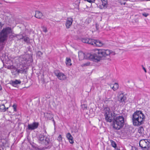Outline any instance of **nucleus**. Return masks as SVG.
I'll list each match as a JSON object with an SVG mask.
<instances>
[{"label": "nucleus", "instance_id": "f257e3e1", "mask_svg": "<svg viewBox=\"0 0 150 150\" xmlns=\"http://www.w3.org/2000/svg\"><path fill=\"white\" fill-rule=\"evenodd\" d=\"M95 54H88L87 57L90 60L94 62H97L99 61L101 58L103 57H106L109 55H113L115 54V53L109 50L105 49H98L95 50Z\"/></svg>", "mask_w": 150, "mask_h": 150}, {"label": "nucleus", "instance_id": "f03ea898", "mask_svg": "<svg viewBox=\"0 0 150 150\" xmlns=\"http://www.w3.org/2000/svg\"><path fill=\"white\" fill-rule=\"evenodd\" d=\"M145 116L140 110H137L133 113L132 120L133 124L135 126H140L143 124Z\"/></svg>", "mask_w": 150, "mask_h": 150}, {"label": "nucleus", "instance_id": "7ed1b4c3", "mask_svg": "<svg viewBox=\"0 0 150 150\" xmlns=\"http://www.w3.org/2000/svg\"><path fill=\"white\" fill-rule=\"evenodd\" d=\"M113 120L112 126L115 129L118 130L122 128L125 122L124 117L122 115H119L114 117Z\"/></svg>", "mask_w": 150, "mask_h": 150}, {"label": "nucleus", "instance_id": "20e7f679", "mask_svg": "<svg viewBox=\"0 0 150 150\" xmlns=\"http://www.w3.org/2000/svg\"><path fill=\"white\" fill-rule=\"evenodd\" d=\"M38 142L39 144L47 146L46 149H50L52 146V144L49 138L44 135L40 134L38 137Z\"/></svg>", "mask_w": 150, "mask_h": 150}, {"label": "nucleus", "instance_id": "39448f33", "mask_svg": "<svg viewBox=\"0 0 150 150\" xmlns=\"http://www.w3.org/2000/svg\"><path fill=\"white\" fill-rule=\"evenodd\" d=\"M12 32V29L9 27L3 28L0 32V42H3L6 39L8 35Z\"/></svg>", "mask_w": 150, "mask_h": 150}, {"label": "nucleus", "instance_id": "423d86ee", "mask_svg": "<svg viewBox=\"0 0 150 150\" xmlns=\"http://www.w3.org/2000/svg\"><path fill=\"white\" fill-rule=\"evenodd\" d=\"M139 146L142 150H149L150 147V140L145 139L141 140L139 142Z\"/></svg>", "mask_w": 150, "mask_h": 150}, {"label": "nucleus", "instance_id": "0eeeda50", "mask_svg": "<svg viewBox=\"0 0 150 150\" xmlns=\"http://www.w3.org/2000/svg\"><path fill=\"white\" fill-rule=\"evenodd\" d=\"M31 57V56L29 54L24 55L22 58L21 61L23 62L22 63L25 65H28L29 62H31L32 61Z\"/></svg>", "mask_w": 150, "mask_h": 150}, {"label": "nucleus", "instance_id": "6e6552de", "mask_svg": "<svg viewBox=\"0 0 150 150\" xmlns=\"http://www.w3.org/2000/svg\"><path fill=\"white\" fill-rule=\"evenodd\" d=\"M54 75L56 76L57 78L60 80H64L66 78V76L64 74L60 72L59 71L56 70L54 71Z\"/></svg>", "mask_w": 150, "mask_h": 150}, {"label": "nucleus", "instance_id": "1a4fd4ad", "mask_svg": "<svg viewBox=\"0 0 150 150\" xmlns=\"http://www.w3.org/2000/svg\"><path fill=\"white\" fill-rule=\"evenodd\" d=\"M39 124L38 122H34L32 124H28L27 129L29 130H33L37 129L39 126Z\"/></svg>", "mask_w": 150, "mask_h": 150}, {"label": "nucleus", "instance_id": "9d476101", "mask_svg": "<svg viewBox=\"0 0 150 150\" xmlns=\"http://www.w3.org/2000/svg\"><path fill=\"white\" fill-rule=\"evenodd\" d=\"M126 100L127 98L124 95L123 93H122L120 95L118 100L120 103H121V105H124L126 103Z\"/></svg>", "mask_w": 150, "mask_h": 150}, {"label": "nucleus", "instance_id": "9b49d317", "mask_svg": "<svg viewBox=\"0 0 150 150\" xmlns=\"http://www.w3.org/2000/svg\"><path fill=\"white\" fill-rule=\"evenodd\" d=\"M91 45L96 47H101L103 45V43L100 41L98 40H95L92 39Z\"/></svg>", "mask_w": 150, "mask_h": 150}, {"label": "nucleus", "instance_id": "f8f14e48", "mask_svg": "<svg viewBox=\"0 0 150 150\" xmlns=\"http://www.w3.org/2000/svg\"><path fill=\"white\" fill-rule=\"evenodd\" d=\"M73 19L71 17H68L65 23V25L67 28H69L72 24Z\"/></svg>", "mask_w": 150, "mask_h": 150}, {"label": "nucleus", "instance_id": "ddd939ff", "mask_svg": "<svg viewBox=\"0 0 150 150\" xmlns=\"http://www.w3.org/2000/svg\"><path fill=\"white\" fill-rule=\"evenodd\" d=\"M101 4L99 6V8L100 9H105L108 6L107 0H101Z\"/></svg>", "mask_w": 150, "mask_h": 150}, {"label": "nucleus", "instance_id": "4468645a", "mask_svg": "<svg viewBox=\"0 0 150 150\" xmlns=\"http://www.w3.org/2000/svg\"><path fill=\"white\" fill-rule=\"evenodd\" d=\"M21 81L20 80L16 79L15 80H11L10 83L14 87H17L19 84H20Z\"/></svg>", "mask_w": 150, "mask_h": 150}, {"label": "nucleus", "instance_id": "2eb2a0df", "mask_svg": "<svg viewBox=\"0 0 150 150\" xmlns=\"http://www.w3.org/2000/svg\"><path fill=\"white\" fill-rule=\"evenodd\" d=\"M112 113H111L105 115V119L107 122H110L112 121Z\"/></svg>", "mask_w": 150, "mask_h": 150}, {"label": "nucleus", "instance_id": "dca6fc26", "mask_svg": "<svg viewBox=\"0 0 150 150\" xmlns=\"http://www.w3.org/2000/svg\"><path fill=\"white\" fill-rule=\"evenodd\" d=\"M88 53H87L86 56L85 55V53L82 51H80L79 53V59L81 60H82V59H88L90 60L89 58L87 57V55Z\"/></svg>", "mask_w": 150, "mask_h": 150}, {"label": "nucleus", "instance_id": "f3484780", "mask_svg": "<svg viewBox=\"0 0 150 150\" xmlns=\"http://www.w3.org/2000/svg\"><path fill=\"white\" fill-rule=\"evenodd\" d=\"M81 41L83 43H88L91 45L92 39L87 38H83L81 39Z\"/></svg>", "mask_w": 150, "mask_h": 150}, {"label": "nucleus", "instance_id": "a211bd4d", "mask_svg": "<svg viewBox=\"0 0 150 150\" xmlns=\"http://www.w3.org/2000/svg\"><path fill=\"white\" fill-rule=\"evenodd\" d=\"M66 137L71 144L74 143L73 138L70 133H67L66 134Z\"/></svg>", "mask_w": 150, "mask_h": 150}, {"label": "nucleus", "instance_id": "6ab92c4d", "mask_svg": "<svg viewBox=\"0 0 150 150\" xmlns=\"http://www.w3.org/2000/svg\"><path fill=\"white\" fill-rule=\"evenodd\" d=\"M42 16V14L41 12L38 11H35V16L36 18L40 19L41 18Z\"/></svg>", "mask_w": 150, "mask_h": 150}, {"label": "nucleus", "instance_id": "aec40b11", "mask_svg": "<svg viewBox=\"0 0 150 150\" xmlns=\"http://www.w3.org/2000/svg\"><path fill=\"white\" fill-rule=\"evenodd\" d=\"M44 115L45 118L51 120L53 118V115L51 113L47 112L44 113Z\"/></svg>", "mask_w": 150, "mask_h": 150}, {"label": "nucleus", "instance_id": "412c9836", "mask_svg": "<svg viewBox=\"0 0 150 150\" xmlns=\"http://www.w3.org/2000/svg\"><path fill=\"white\" fill-rule=\"evenodd\" d=\"M71 62V60L70 58L68 57L66 58L65 63L67 66H70L72 65Z\"/></svg>", "mask_w": 150, "mask_h": 150}, {"label": "nucleus", "instance_id": "4be33fe9", "mask_svg": "<svg viewBox=\"0 0 150 150\" xmlns=\"http://www.w3.org/2000/svg\"><path fill=\"white\" fill-rule=\"evenodd\" d=\"M8 108L6 109L4 104H1L0 105V110L1 111L4 112L6 110V109H8Z\"/></svg>", "mask_w": 150, "mask_h": 150}, {"label": "nucleus", "instance_id": "5701e85b", "mask_svg": "<svg viewBox=\"0 0 150 150\" xmlns=\"http://www.w3.org/2000/svg\"><path fill=\"white\" fill-rule=\"evenodd\" d=\"M104 112V113L105 115L111 113L110 112V108L108 107L105 108L103 110Z\"/></svg>", "mask_w": 150, "mask_h": 150}, {"label": "nucleus", "instance_id": "b1692460", "mask_svg": "<svg viewBox=\"0 0 150 150\" xmlns=\"http://www.w3.org/2000/svg\"><path fill=\"white\" fill-rule=\"evenodd\" d=\"M144 128L142 127H141L138 129V133L140 134V135L142 134L144 132Z\"/></svg>", "mask_w": 150, "mask_h": 150}, {"label": "nucleus", "instance_id": "393cba45", "mask_svg": "<svg viewBox=\"0 0 150 150\" xmlns=\"http://www.w3.org/2000/svg\"><path fill=\"white\" fill-rule=\"evenodd\" d=\"M119 87V86L118 83H115L113 86V88H114L113 91H115L117 90L118 88Z\"/></svg>", "mask_w": 150, "mask_h": 150}, {"label": "nucleus", "instance_id": "a878e982", "mask_svg": "<svg viewBox=\"0 0 150 150\" xmlns=\"http://www.w3.org/2000/svg\"><path fill=\"white\" fill-rule=\"evenodd\" d=\"M110 142L112 146L116 149L117 147V144L115 142L112 140H111Z\"/></svg>", "mask_w": 150, "mask_h": 150}, {"label": "nucleus", "instance_id": "bb28decb", "mask_svg": "<svg viewBox=\"0 0 150 150\" xmlns=\"http://www.w3.org/2000/svg\"><path fill=\"white\" fill-rule=\"evenodd\" d=\"M23 36L22 35H16V37L19 40L23 39Z\"/></svg>", "mask_w": 150, "mask_h": 150}, {"label": "nucleus", "instance_id": "cd10ccee", "mask_svg": "<svg viewBox=\"0 0 150 150\" xmlns=\"http://www.w3.org/2000/svg\"><path fill=\"white\" fill-rule=\"evenodd\" d=\"M23 39L25 42H26L27 43H28L30 41V39L28 37H23Z\"/></svg>", "mask_w": 150, "mask_h": 150}, {"label": "nucleus", "instance_id": "c85d7f7f", "mask_svg": "<svg viewBox=\"0 0 150 150\" xmlns=\"http://www.w3.org/2000/svg\"><path fill=\"white\" fill-rule=\"evenodd\" d=\"M81 108L83 110L86 109L87 107V105L86 104H82L81 105Z\"/></svg>", "mask_w": 150, "mask_h": 150}, {"label": "nucleus", "instance_id": "c756f323", "mask_svg": "<svg viewBox=\"0 0 150 150\" xmlns=\"http://www.w3.org/2000/svg\"><path fill=\"white\" fill-rule=\"evenodd\" d=\"M42 53L40 51L38 52L37 53V56L39 57H41L42 55Z\"/></svg>", "mask_w": 150, "mask_h": 150}, {"label": "nucleus", "instance_id": "7c9ffc66", "mask_svg": "<svg viewBox=\"0 0 150 150\" xmlns=\"http://www.w3.org/2000/svg\"><path fill=\"white\" fill-rule=\"evenodd\" d=\"M90 62H87L86 63H85L83 64L82 65V67H85L89 66L90 64Z\"/></svg>", "mask_w": 150, "mask_h": 150}, {"label": "nucleus", "instance_id": "2f4dec72", "mask_svg": "<svg viewBox=\"0 0 150 150\" xmlns=\"http://www.w3.org/2000/svg\"><path fill=\"white\" fill-rule=\"evenodd\" d=\"M12 107H13V108L14 111H15V112L16 111H17V110H16L17 105H16V104H14L13 105Z\"/></svg>", "mask_w": 150, "mask_h": 150}, {"label": "nucleus", "instance_id": "473e14b6", "mask_svg": "<svg viewBox=\"0 0 150 150\" xmlns=\"http://www.w3.org/2000/svg\"><path fill=\"white\" fill-rule=\"evenodd\" d=\"M58 140L59 141H61L62 140V137L61 135H59L57 138Z\"/></svg>", "mask_w": 150, "mask_h": 150}, {"label": "nucleus", "instance_id": "72a5a7b5", "mask_svg": "<svg viewBox=\"0 0 150 150\" xmlns=\"http://www.w3.org/2000/svg\"><path fill=\"white\" fill-rule=\"evenodd\" d=\"M142 15L145 17H147L149 15V14L148 13H144L142 14Z\"/></svg>", "mask_w": 150, "mask_h": 150}, {"label": "nucleus", "instance_id": "f704fd0d", "mask_svg": "<svg viewBox=\"0 0 150 150\" xmlns=\"http://www.w3.org/2000/svg\"><path fill=\"white\" fill-rule=\"evenodd\" d=\"M16 37V35H10L9 36V38L11 39V40H13V38L14 37Z\"/></svg>", "mask_w": 150, "mask_h": 150}, {"label": "nucleus", "instance_id": "c9c22d12", "mask_svg": "<svg viewBox=\"0 0 150 150\" xmlns=\"http://www.w3.org/2000/svg\"><path fill=\"white\" fill-rule=\"evenodd\" d=\"M120 3H121V4H122H122L125 5V4H126V2H124V1L121 0V1H120Z\"/></svg>", "mask_w": 150, "mask_h": 150}, {"label": "nucleus", "instance_id": "e433bc0d", "mask_svg": "<svg viewBox=\"0 0 150 150\" xmlns=\"http://www.w3.org/2000/svg\"><path fill=\"white\" fill-rule=\"evenodd\" d=\"M43 30L44 32H45V33H46L47 32V30L46 28L44 27H43Z\"/></svg>", "mask_w": 150, "mask_h": 150}, {"label": "nucleus", "instance_id": "4c0bfd02", "mask_svg": "<svg viewBox=\"0 0 150 150\" xmlns=\"http://www.w3.org/2000/svg\"><path fill=\"white\" fill-rule=\"evenodd\" d=\"M131 150H138L137 148L134 146H132Z\"/></svg>", "mask_w": 150, "mask_h": 150}, {"label": "nucleus", "instance_id": "58836bf2", "mask_svg": "<svg viewBox=\"0 0 150 150\" xmlns=\"http://www.w3.org/2000/svg\"><path fill=\"white\" fill-rule=\"evenodd\" d=\"M3 25L2 24L1 22H0V30L2 28Z\"/></svg>", "mask_w": 150, "mask_h": 150}, {"label": "nucleus", "instance_id": "ea45409f", "mask_svg": "<svg viewBox=\"0 0 150 150\" xmlns=\"http://www.w3.org/2000/svg\"><path fill=\"white\" fill-rule=\"evenodd\" d=\"M142 66L143 69L144 70L145 72H146V69L145 68H144V66Z\"/></svg>", "mask_w": 150, "mask_h": 150}, {"label": "nucleus", "instance_id": "a19ab883", "mask_svg": "<svg viewBox=\"0 0 150 150\" xmlns=\"http://www.w3.org/2000/svg\"><path fill=\"white\" fill-rule=\"evenodd\" d=\"M15 71H16V72L19 73H20V70H19L18 69H15Z\"/></svg>", "mask_w": 150, "mask_h": 150}, {"label": "nucleus", "instance_id": "79ce46f5", "mask_svg": "<svg viewBox=\"0 0 150 150\" xmlns=\"http://www.w3.org/2000/svg\"><path fill=\"white\" fill-rule=\"evenodd\" d=\"M52 121L53 122L54 124V125L55 124V122L54 119L53 118H52Z\"/></svg>", "mask_w": 150, "mask_h": 150}, {"label": "nucleus", "instance_id": "37998d69", "mask_svg": "<svg viewBox=\"0 0 150 150\" xmlns=\"http://www.w3.org/2000/svg\"><path fill=\"white\" fill-rule=\"evenodd\" d=\"M110 86L111 88L113 90V89L114 88H113V86L112 87V86H111V85H110Z\"/></svg>", "mask_w": 150, "mask_h": 150}, {"label": "nucleus", "instance_id": "c03bdc74", "mask_svg": "<svg viewBox=\"0 0 150 150\" xmlns=\"http://www.w3.org/2000/svg\"><path fill=\"white\" fill-rule=\"evenodd\" d=\"M2 90V88L1 85H0V90Z\"/></svg>", "mask_w": 150, "mask_h": 150}, {"label": "nucleus", "instance_id": "a18cd8bd", "mask_svg": "<svg viewBox=\"0 0 150 150\" xmlns=\"http://www.w3.org/2000/svg\"><path fill=\"white\" fill-rule=\"evenodd\" d=\"M44 132H45V133H46V134L47 133V132L46 131V129H44Z\"/></svg>", "mask_w": 150, "mask_h": 150}, {"label": "nucleus", "instance_id": "49530a36", "mask_svg": "<svg viewBox=\"0 0 150 150\" xmlns=\"http://www.w3.org/2000/svg\"><path fill=\"white\" fill-rule=\"evenodd\" d=\"M43 148H40L39 149L40 150H43Z\"/></svg>", "mask_w": 150, "mask_h": 150}, {"label": "nucleus", "instance_id": "de8ad7c7", "mask_svg": "<svg viewBox=\"0 0 150 150\" xmlns=\"http://www.w3.org/2000/svg\"><path fill=\"white\" fill-rule=\"evenodd\" d=\"M114 113V115H113V116H114V117L116 116L115 115H114L115 114V113Z\"/></svg>", "mask_w": 150, "mask_h": 150}, {"label": "nucleus", "instance_id": "09e8293b", "mask_svg": "<svg viewBox=\"0 0 150 150\" xmlns=\"http://www.w3.org/2000/svg\"><path fill=\"white\" fill-rule=\"evenodd\" d=\"M122 1H124V2H125V1H127V0H122Z\"/></svg>", "mask_w": 150, "mask_h": 150}, {"label": "nucleus", "instance_id": "8fccbe9b", "mask_svg": "<svg viewBox=\"0 0 150 150\" xmlns=\"http://www.w3.org/2000/svg\"><path fill=\"white\" fill-rule=\"evenodd\" d=\"M96 28L97 29H98L97 27V25H96Z\"/></svg>", "mask_w": 150, "mask_h": 150}, {"label": "nucleus", "instance_id": "3c124183", "mask_svg": "<svg viewBox=\"0 0 150 150\" xmlns=\"http://www.w3.org/2000/svg\"><path fill=\"white\" fill-rule=\"evenodd\" d=\"M11 73H13V72H12V71H11Z\"/></svg>", "mask_w": 150, "mask_h": 150}, {"label": "nucleus", "instance_id": "603ef678", "mask_svg": "<svg viewBox=\"0 0 150 150\" xmlns=\"http://www.w3.org/2000/svg\"><path fill=\"white\" fill-rule=\"evenodd\" d=\"M0 150H1L0 149Z\"/></svg>", "mask_w": 150, "mask_h": 150}]
</instances>
